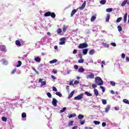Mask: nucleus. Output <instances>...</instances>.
<instances>
[{
  "label": "nucleus",
  "instance_id": "obj_37",
  "mask_svg": "<svg viewBox=\"0 0 129 129\" xmlns=\"http://www.w3.org/2000/svg\"><path fill=\"white\" fill-rule=\"evenodd\" d=\"M117 29H118V31L119 32H121V31H122V28H121V26H118Z\"/></svg>",
  "mask_w": 129,
  "mask_h": 129
},
{
  "label": "nucleus",
  "instance_id": "obj_54",
  "mask_svg": "<svg viewBox=\"0 0 129 129\" xmlns=\"http://www.w3.org/2000/svg\"><path fill=\"white\" fill-rule=\"evenodd\" d=\"M92 87L93 88H96V87H97V86L96 85H95V84H93L92 85Z\"/></svg>",
  "mask_w": 129,
  "mask_h": 129
},
{
  "label": "nucleus",
  "instance_id": "obj_32",
  "mask_svg": "<svg viewBox=\"0 0 129 129\" xmlns=\"http://www.w3.org/2000/svg\"><path fill=\"white\" fill-rule=\"evenodd\" d=\"M22 118H25L27 117V114H26V113H25V112L22 113Z\"/></svg>",
  "mask_w": 129,
  "mask_h": 129
},
{
  "label": "nucleus",
  "instance_id": "obj_42",
  "mask_svg": "<svg viewBox=\"0 0 129 129\" xmlns=\"http://www.w3.org/2000/svg\"><path fill=\"white\" fill-rule=\"evenodd\" d=\"M121 20H122V17H119V18H117V19L116 20V23H119V22H120V21H121Z\"/></svg>",
  "mask_w": 129,
  "mask_h": 129
},
{
  "label": "nucleus",
  "instance_id": "obj_45",
  "mask_svg": "<svg viewBox=\"0 0 129 129\" xmlns=\"http://www.w3.org/2000/svg\"><path fill=\"white\" fill-rule=\"evenodd\" d=\"M84 59L81 58V59H79L78 60V63H84Z\"/></svg>",
  "mask_w": 129,
  "mask_h": 129
},
{
  "label": "nucleus",
  "instance_id": "obj_2",
  "mask_svg": "<svg viewBox=\"0 0 129 129\" xmlns=\"http://www.w3.org/2000/svg\"><path fill=\"white\" fill-rule=\"evenodd\" d=\"M89 74L86 76V78L87 79H94V74L92 73H86V74Z\"/></svg>",
  "mask_w": 129,
  "mask_h": 129
},
{
  "label": "nucleus",
  "instance_id": "obj_63",
  "mask_svg": "<svg viewBox=\"0 0 129 129\" xmlns=\"http://www.w3.org/2000/svg\"><path fill=\"white\" fill-rule=\"evenodd\" d=\"M79 57L80 59H82V54L80 53L79 54Z\"/></svg>",
  "mask_w": 129,
  "mask_h": 129
},
{
  "label": "nucleus",
  "instance_id": "obj_41",
  "mask_svg": "<svg viewBox=\"0 0 129 129\" xmlns=\"http://www.w3.org/2000/svg\"><path fill=\"white\" fill-rule=\"evenodd\" d=\"M102 103L104 104L105 105L106 103H107V102L106 101V100L105 99H102Z\"/></svg>",
  "mask_w": 129,
  "mask_h": 129
},
{
  "label": "nucleus",
  "instance_id": "obj_34",
  "mask_svg": "<svg viewBox=\"0 0 129 129\" xmlns=\"http://www.w3.org/2000/svg\"><path fill=\"white\" fill-rule=\"evenodd\" d=\"M85 94H86L87 96H92V94L88 92H85Z\"/></svg>",
  "mask_w": 129,
  "mask_h": 129
},
{
  "label": "nucleus",
  "instance_id": "obj_39",
  "mask_svg": "<svg viewBox=\"0 0 129 129\" xmlns=\"http://www.w3.org/2000/svg\"><path fill=\"white\" fill-rule=\"evenodd\" d=\"M93 122L94 124H96V125L100 124V121H94Z\"/></svg>",
  "mask_w": 129,
  "mask_h": 129
},
{
  "label": "nucleus",
  "instance_id": "obj_64",
  "mask_svg": "<svg viewBox=\"0 0 129 129\" xmlns=\"http://www.w3.org/2000/svg\"><path fill=\"white\" fill-rule=\"evenodd\" d=\"M77 128H78V126H75L73 127L72 129H77Z\"/></svg>",
  "mask_w": 129,
  "mask_h": 129
},
{
  "label": "nucleus",
  "instance_id": "obj_15",
  "mask_svg": "<svg viewBox=\"0 0 129 129\" xmlns=\"http://www.w3.org/2000/svg\"><path fill=\"white\" fill-rule=\"evenodd\" d=\"M87 52H88V49H83V54L84 55H86V54H87Z\"/></svg>",
  "mask_w": 129,
  "mask_h": 129
},
{
  "label": "nucleus",
  "instance_id": "obj_16",
  "mask_svg": "<svg viewBox=\"0 0 129 129\" xmlns=\"http://www.w3.org/2000/svg\"><path fill=\"white\" fill-rule=\"evenodd\" d=\"M109 19H110V15L108 14H107V16L106 17V22H109Z\"/></svg>",
  "mask_w": 129,
  "mask_h": 129
},
{
  "label": "nucleus",
  "instance_id": "obj_31",
  "mask_svg": "<svg viewBox=\"0 0 129 129\" xmlns=\"http://www.w3.org/2000/svg\"><path fill=\"white\" fill-rule=\"evenodd\" d=\"M15 43H16V45H17V46H21V42H20V41L16 40Z\"/></svg>",
  "mask_w": 129,
  "mask_h": 129
},
{
  "label": "nucleus",
  "instance_id": "obj_40",
  "mask_svg": "<svg viewBox=\"0 0 129 129\" xmlns=\"http://www.w3.org/2000/svg\"><path fill=\"white\" fill-rule=\"evenodd\" d=\"M66 109H67V108L66 107H63L62 110H60V112L61 113H62V112H64V111H65V110H66Z\"/></svg>",
  "mask_w": 129,
  "mask_h": 129
},
{
  "label": "nucleus",
  "instance_id": "obj_25",
  "mask_svg": "<svg viewBox=\"0 0 129 129\" xmlns=\"http://www.w3.org/2000/svg\"><path fill=\"white\" fill-rule=\"evenodd\" d=\"M85 70L83 68H80L78 70V72H84Z\"/></svg>",
  "mask_w": 129,
  "mask_h": 129
},
{
  "label": "nucleus",
  "instance_id": "obj_11",
  "mask_svg": "<svg viewBox=\"0 0 129 129\" xmlns=\"http://www.w3.org/2000/svg\"><path fill=\"white\" fill-rule=\"evenodd\" d=\"M39 82L41 83V86H44V85H46V81H43L42 79H39Z\"/></svg>",
  "mask_w": 129,
  "mask_h": 129
},
{
  "label": "nucleus",
  "instance_id": "obj_26",
  "mask_svg": "<svg viewBox=\"0 0 129 129\" xmlns=\"http://www.w3.org/2000/svg\"><path fill=\"white\" fill-rule=\"evenodd\" d=\"M94 53H95V51H94V49H92L91 50H90L89 52V54L90 55H93V54H94Z\"/></svg>",
  "mask_w": 129,
  "mask_h": 129
},
{
  "label": "nucleus",
  "instance_id": "obj_44",
  "mask_svg": "<svg viewBox=\"0 0 129 129\" xmlns=\"http://www.w3.org/2000/svg\"><path fill=\"white\" fill-rule=\"evenodd\" d=\"M73 122H74L73 120L70 121L69 123V126H71L73 124Z\"/></svg>",
  "mask_w": 129,
  "mask_h": 129
},
{
  "label": "nucleus",
  "instance_id": "obj_35",
  "mask_svg": "<svg viewBox=\"0 0 129 129\" xmlns=\"http://www.w3.org/2000/svg\"><path fill=\"white\" fill-rule=\"evenodd\" d=\"M103 46H104V47H105V48H108V47H109V45L106 43H103Z\"/></svg>",
  "mask_w": 129,
  "mask_h": 129
},
{
  "label": "nucleus",
  "instance_id": "obj_56",
  "mask_svg": "<svg viewBox=\"0 0 129 129\" xmlns=\"http://www.w3.org/2000/svg\"><path fill=\"white\" fill-rule=\"evenodd\" d=\"M102 126L103 127L106 126V123H105V122H104L102 123Z\"/></svg>",
  "mask_w": 129,
  "mask_h": 129
},
{
  "label": "nucleus",
  "instance_id": "obj_3",
  "mask_svg": "<svg viewBox=\"0 0 129 129\" xmlns=\"http://www.w3.org/2000/svg\"><path fill=\"white\" fill-rule=\"evenodd\" d=\"M83 96H84V94L81 93L78 96L75 97L74 99L75 100H81V99H82V98H83Z\"/></svg>",
  "mask_w": 129,
  "mask_h": 129
},
{
  "label": "nucleus",
  "instance_id": "obj_61",
  "mask_svg": "<svg viewBox=\"0 0 129 129\" xmlns=\"http://www.w3.org/2000/svg\"><path fill=\"white\" fill-rule=\"evenodd\" d=\"M74 69L76 70L78 69V65H75L74 66Z\"/></svg>",
  "mask_w": 129,
  "mask_h": 129
},
{
  "label": "nucleus",
  "instance_id": "obj_13",
  "mask_svg": "<svg viewBox=\"0 0 129 129\" xmlns=\"http://www.w3.org/2000/svg\"><path fill=\"white\" fill-rule=\"evenodd\" d=\"M0 62H2L3 65H7L8 64V61L6 60L5 59H3L2 60H0Z\"/></svg>",
  "mask_w": 129,
  "mask_h": 129
},
{
  "label": "nucleus",
  "instance_id": "obj_38",
  "mask_svg": "<svg viewBox=\"0 0 129 129\" xmlns=\"http://www.w3.org/2000/svg\"><path fill=\"white\" fill-rule=\"evenodd\" d=\"M22 65V61L19 60L18 61V64L16 66V67H20V66Z\"/></svg>",
  "mask_w": 129,
  "mask_h": 129
},
{
  "label": "nucleus",
  "instance_id": "obj_21",
  "mask_svg": "<svg viewBox=\"0 0 129 129\" xmlns=\"http://www.w3.org/2000/svg\"><path fill=\"white\" fill-rule=\"evenodd\" d=\"M94 92L96 96H98V91L96 89H94Z\"/></svg>",
  "mask_w": 129,
  "mask_h": 129
},
{
  "label": "nucleus",
  "instance_id": "obj_53",
  "mask_svg": "<svg viewBox=\"0 0 129 129\" xmlns=\"http://www.w3.org/2000/svg\"><path fill=\"white\" fill-rule=\"evenodd\" d=\"M52 90H53V91L57 92V89L55 87H52Z\"/></svg>",
  "mask_w": 129,
  "mask_h": 129
},
{
  "label": "nucleus",
  "instance_id": "obj_62",
  "mask_svg": "<svg viewBox=\"0 0 129 129\" xmlns=\"http://www.w3.org/2000/svg\"><path fill=\"white\" fill-rule=\"evenodd\" d=\"M85 129H93V128H92V127H91L86 126V127H85Z\"/></svg>",
  "mask_w": 129,
  "mask_h": 129
},
{
  "label": "nucleus",
  "instance_id": "obj_47",
  "mask_svg": "<svg viewBox=\"0 0 129 129\" xmlns=\"http://www.w3.org/2000/svg\"><path fill=\"white\" fill-rule=\"evenodd\" d=\"M57 34H60V33H62V30H61V29L60 28H58L57 29Z\"/></svg>",
  "mask_w": 129,
  "mask_h": 129
},
{
  "label": "nucleus",
  "instance_id": "obj_14",
  "mask_svg": "<svg viewBox=\"0 0 129 129\" xmlns=\"http://www.w3.org/2000/svg\"><path fill=\"white\" fill-rule=\"evenodd\" d=\"M57 61H58V60H57L56 59H55L52 60H50L49 61V63L50 64H54V63H56Z\"/></svg>",
  "mask_w": 129,
  "mask_h": 129
},
{
  "label": "nucleus",
  "instance_id": "obj_59",
  "mask_svg": "<svg viewBox=\"0 0 129 129\" xmlns=\"http://www.w3.org/2000/svg\"><path fill=\"white\" fill-rule=\"evenodd\" d=\"M85 123V120H84L83 121H81V124L82 125Z\"/></svg>",
  "mask_w": 129,
  "mask_h": 129
},
{
  "label": "nucleus",
  "instance_id": "obj_12",
  "mask_svg": "<svg viewBox=\"0 0 129 129\" xmlns=\"http://www.w3.org/2000/svg\"><path fill=\"white\" fill-rule=\"evenodd\" d=\"M77 11H78V9H74L72 11V13L71 14V17H72L73 16H74L75 15V13L77 12Z\"/></svg>",
  "mask_w": 129,
  "mask_h": 129
},
{
  "label": "nucleus",
  "instance_id": "obj_10",
  "mask_svg": "<svg viewBox=\"0 0 129 129\" xmlns=\"http://www.w3.org/2000/svg\"><path fill=\"white\" fill-rule=\"evenodd\" d=\"M110 107H111V106L110 105H107L105 108V112L106 113L108 112V111H109V109H110Z\"/></svg>",
  "mask_w": 129,
  "mask_h": 129
},
{
  "label": "nucleus",
  "instance_id": "obj_55",
  "mask_svg": "<svg viewBox=\"0 0 129 129\" xmlns=\"http://www.w3.org/2000/svg\"><path fill=\"white\" fill-rule=\"evenodd\" d=\"M74 84L76 85V84H79V81H75L74 83Z\"/></svg>",
  "mask_w": 129,
  "mask_h": 129
},
{
  "label": "nucleus",
  "instance_id": "obj_20",
  "mask_svg": "<svg viewBox=\"0 0 129 129\" xmlns=\"http://www.w3.org/2000/svg\"><path fill=\"white\" fill-rule=\"evenodd\" d=\"M122 102H123L124 103H125V104H129L128 100H127V99H124L122 100Z\"/></svg>",
  "mask_w": 129,
  "mask_h": 129
},
{
  "label": "nucleus",
  "instance_id": "obj_1",
  "mask_svg": "<svg viewBox=\"0 0 129 129\" xmlns=\"http://www.w3.org/2000/svg\"><path fill=\"white\" fill-rule=\"evenodd\" d=\"M95 82L97 85H103V81L99 77H96L95 78Z\"/></svg>",
  "mask_w": 129,
  "mask_h": 129
},
{
  "label": "nucleus",
  "instance_id": "obj_22",
  "mask_svg": "<svg viewBox=\"0 0 129 129\" xmlns=\"http://www.w3.org/2000/svg\"><path fill=\"white\" fill-rule=\"evenodd\" d=\"M76 116V114L73 113L69 116V118H72V117H75Z\"/></svg>",
  "mask_w": 129,
  "mask_h": 129
},
{
  "label": "nucleus",
  "instance_id": "obj_49",
  "mask_svg": "<svg viewBox=\"0 0 129 129\" xmlns=\"http://www.w3.org/2000/svg\"><path fill=\"white\" fill-rule=\"evenodd\" d=\"M2 120L3 121H7V120H8V119L7 118H6L5 117H3Z\"/></svg>",
  "mask_w": 129,
  "mask_h": 129
},
{
  "label": "nucleus",
  "instance_id": "obj_4",
  "mask_svg": "<svg viewBox=\"0 0 129 129\" xmlns=\"http://www.w3.org/2000/svg\"><path fill=\"white\" fill-rule=\"evenodd\" d=\"M88 45L86 43H81L78 46L79 49H83L84 48H87Z\"/></svg>",
  "mask_w": 129,
  "mask_h": 129
},
{
  "label": "nucleus",
  "instance_id": "obj_28",
  "mask_svg": "<svg viewBox=\"0 0 129 129\" xmlns=\"http://www.w3.org/2000/svg\"><path fill=\"white\" fill-rule=\"evenodd\" d=\"M67 30V27H66V26L63 25L62 27V31L63 32V33H65V32H66V30Z\"/></svg>",
  "mask_w": 129,
  "mask_h": 129
},
{
  "label": "nucleus",
  "instance_id": "obj_29",
  "mask_svg": "<svg viewBox=\"0 0 129 129\" xmlns=\"http://www.w3.org/2000/svg\"><path fill=\"white\" fill-rule=\"evenodd\" d=\"M56 95H57V96H59V97H62V94L59 92H56L55 93Z\"/></svg>",
  "mask_w": 129,
  "mask_h": 129
},
{
  "label": "nucleus",
  "instance_id": "obj_52",
  "mask_svg": "<svg viewBox=\"0 0 129 129\" xmlns=\"http://www.w3.org/2000/svg\"><path fill=\"white\" fill-rule=\"evenodd\" d=\"M100 88H101L102 91H103V92H104V91H105V89L103 86H101Z\"/></svg>",
  "mask_w": 129,
  "mask_h": 129
},
{
  "label": "nucleus",
  "instance_id": "obj_48",
  "mask_svg": "<svg viewBox=\"0 0 129 129\" xmlns=\"http://www.w3.org/2000/svg\"><path fill=\"white\" fill-rule=\"evenodd\" d=\"M33 70L34 71V72H35V73L36 74H37V75H39V72L38 71H37V70H36L34 68H33Z\"/></svg>",
  "mask_w": 129,
  "mask_h": 129
},
{
  "label": "nucleus",
  "instance_id": "obj_33",
  "mask_svg": "<svg viewBox=\"0 0 129 129\" xmlns=\"http://www.w3.org/2000/svg\"><path fill=\"white\" fill-rule=\"evenodd\" d=\"M84 117V115L80 114L79 115L78 118L79 119H82V118H83Z\"/></svg>",
  "mask_w": 129,
  "mask_h": 129
},
{
  "label": "nucleus",
  "instance_id": "obj_6",
  "mask_svg": "<svg viewBox=\"0 0 129 129\" xmlns=\"http://www.w3.org/2000/svg\"><path fill=\"white\" fill-rule=\"evenodd\" d=\"M59 45H64L66 43V39L65 38H62L60 39Z\"/></svg>",
  "mask_w": 129,
  "mask_h": 129
},
{
  "label": "nucleus",
  "instance_id": "obj_30",
  "mask_svg": "<svg viewBox=\"0 0 129 129\" xmlns=\"http://www.w3.org/2000/svg\"><path fill=\"white\" fill-rule=\"evenodd\" d=\"M106 3V1L105 0H101L100 2V4H101V5H105Z\"/></svg>",
  "mask_w": 129,
  "mask_h": 129
},
{
  "label": "nucleus",
  "instance_id": "obj_60",
  "mask_svg": "<svg viewBox=\"0 0 129 129\" xmlns=\"http://www.w3.org/2000/svg\"><path fill=\"white\" fill-rule=\"evenodd\" d=\"M16 69H15L14 70H13V71H12V74H15V72H16Z\"/></svg>",
  "mask_w": 129,
  "mask_h": 129
},
{
  "label": "nucleus",
  "instance_id": "obj_50",
  "mask_svg": "<svg viewBox=\"0 0 129 129\" xmlns=\"http://www.w3.org/2000/svg\"><path fill=\"white\" fill-rule=\"evenodd\" d=\"M111 46H113V47H116V44L114 42L111 43Z\"/></svg>",
  "mask_w": 129,
  "mask_h": 129
},
{
  "label": "nucleus",
  "instance_id": "obj_7",
  "mask_svg": "<svg viewBox=\"0 0 129 129\" xmlns=\"http://www.w3.org/2000/svg\"><path fill=\"white\" fill-rule=\"evenodd\" d=\"M0 50H1V51H3V52H7L6 46L5 45H0Z\"/></svg>",
  "mask_w": 129,
  "mask_h": 129
},
{
  "label": "nucleus",
  "instance_id": "obj_58",
  "mask_svg": "<svg viewBox=\"0 0 129 129\" xmlns=\"http://www.w3.org/2000/svg\"><path fill=\"white\" fill-rule=\"evenodd\" d=\"M52 72L54 73V74H57V70H53Z\"/></svg>",
  "mask_w": 129,
  "mask_h": 129
},
{
  "label": "nucleus",
  "instance_id": "obj_9",
  "mask_svg": "<svg viewBox=\"0 0 129 129\" xmlns=\"http://www.w3.org/2000/svg\"><path fill=\"white\" fill-rule=\"evenodd\" d=\"M34 60L35 62L40 63V62H41V58L39 56H36V57L34 58Z\"/></svg>",
  "mask_w": 129,
  "mask_h": 129
},
{
  "label": "nucleus",
  "instance_id": "obj_46",
  "mask_svg": "<svg viewBox=\"0 0 129 129\" xmlns=\"http://www.w3.org/2000/svg\"><path fill=\"white\" fill-rule=\"evenodd\" d=\"M47 95L48 97H49V98H51V97H52V94H51L50 93V92H48L47 93Z\"/></svg>",
  "mask_w": 129,
  "mask_h": 129
},
{
  "label": "nucleus",
  "instance_id": "obj_24",
  "mask_svg": "<svg viewBox=\"0 0 129 129\" xmlns=\"http://www.w3.org/2000/svg\"><path fill=\"white\" fill-rule=\"evenodd\" d=\"M96 19V16H93L91 18V22H94Z\"/></svg>",
  "mask_w": 129,
  "mask_h": 129
},
{
  "label": "nucleus",
  "instance_id": "obj_51",
  "mask_svg": "<svg viewBox=\"0 0 129 129\" xmlns=\"http://www.w3.org/2000/svg\"><path fill=\"white\" fill-rule=\"evenodd\" d=\"M121 58L122 59H124L125 58V54H124V53H122L121 54Z\"/></svg>",
  "mask_w": 129,
  "mask_h": 129
},
{
  "label": "nucleus",
  "instance_id": "obj_18",
  "mask_svg": "<svg viewBox=\"0 0 129 129\" xmlns=\"http://www.w3.org/2000/svg\"><path fill=\"white\" fill-rule=\"evenodd\" d=\"M74 92L75 91H73L69 95V99H70V98H71L72 97V96H73L74 94Z\"/></svg>",
  "mask_w": 129,
  "mask_h": 129
},
{
  "label": "nucleus",
  "instance_id": "obj_43",
  "mask_svg": "<svg viewBox=\"0 0 129 129\" xmlns=\"http://www.w3.org/2000/svg\"><path fill=\"white\" fill-rule=\"evenodd\" d=\"M110 83L111 85H112V86H115V82H114V81H110Z\"/></svg>",
  "mask_w": 129,
  "mask_h": 129
},
{
  "label": "nucleus",
  "instance_id": "obj_5",
  "mask_svg": "<svg viewBox=\"0 0 129 129\" xmlns=\"http://www.w3.org/2000/svg\"><path fill=\"white\" fill-rule=\"evenodd\" d=\"M57 103H58V101L55 98H53L52 101V105L54 106H57Z\"/></svg>",
  "mask_w": 129,
  "mask_h": 129
},
{
  "label": "nucleus",
  "instance_id": "obj_17",
  "mask_svg": "<svg viewBox=\"0 0 129 129\" xmlns=\"http://www.w3.org/2000/svg\"><path fill=\"white\" fill-rule=\"evenodd\" d=\"M50 17H51L52 19H55V18H56V14H55L54 12H52L51 13H50Z\"/></svg>",
  "mask_w": 129,
  "mask_h": 129
},
{
  "label": "nucleus",
  "instance_id": "obj_27",
  "mask_svg": "<svg viewBox=\"0 0 129 129\" xmlns=\"http://www.w3.org/2000/svg\"><path fill=\"white\" fill-rule=\"evenodd\" d=\"M126 3H127V0H125L124 2H123L121 5V7H124V6L126 5Z\"/></svg>",
  "mask_w": 129,
  "mask_h": 129
},
{
  "label": "nucleus",
  "instance_id": "obj_19",
  "mask_svg": "<svg viewBox=\"0 0 129 129\" xmlns=\"http://www.w3.org/2000/svg\"><path fill=\"white\" fill-rule=\"evenodd\" d=\"M51 15V12H47L44 14V17H50Z\"/></svg>",
  "mask_w": 129,
  "mask_h": 129
},
{
  "label": "nucleus",
  "instance_id": "obj_8",
  "mask_svg": "<svg viewBox=\"0 0 129 129\" xmlns=\"http://www.w3.org/2000/svg\"><path fill=\"white\" fill-rule=\"evenodd\" d=\"M85 6H86V1H84L83 4H82V6L80 7L79 9V10H84V8H85Z\"/></svg>",
  "mask_w": 129,
  "mask_h": 129
},
{
  "label": "nucleus",
  "instance_id": "obj_57",
  "mask_svg": "<svg viewBox=\"0 0 129 129\" xmlns=\"http://www.w3.org/2000/svg\"><path fill=\"white\" fill-rule=\"evenodd\" d=\"M77 53V50L74 49L73 52V54H74L75 55V54H76Z\"/></svg>",
  "mask_w": 129,
  "mask_h": 129
},
{
  "label": "nucleus",
  "instance_id": "obj_23",
  "mask_svg": "<svg viewBox=\"0 0 129 129\" xmlns=\"http://www.w3.org/2000/svg\"><path fill=\"white\" fill-rule=\"evenodd\" d=\"M124 23H125L126 22V19L127 18V13H125L124 15Z\"/></svg>",
  "mask_w": 129,
  "mask_h": 129
},
{
  "label": "nucleus",
  "instance_id": "obj_36",
  "mask_svg": "<svg viewBox=\"0 0 129 129\" xmlns=\"http://www.w3.org/2000/svg\"><path fill=\"white\" fill-rule=\"evenodd\" d=\"M106 11L107 13H111V12H112V9L108 8V9H107Z\"/></svg>",
  "mask_w": 129,
  "mask_h": 129
}]
</instances>
